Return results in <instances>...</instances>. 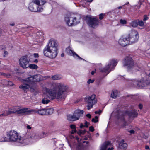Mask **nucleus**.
<instances>
[{
    "label": "nucleus",
    "mask_w": 150,
    "mask_h": 150,
    "mask_svg": "<svg viewBox=\"0 0 150 150\" xmlns=\"http://www.w3.org/2000/svg\"><path fill=\"white\" fill-rule=\"evenodd\" d=\"M113 149V147H111V148H108V150H112Z\"/></svg>",
    "instance_id": "nucleus-61"
},
{
    "label": "nucleus",
    "mask_w": 150,
    "mask_h": 150,
    "mask_svg": "<svg viewBox=\"0 0 150 150\" xmlns=\"http://www.w3.org/2000/svg\"><path fill=\"white\" fill-rule=\"evenodd\" d=\"M67 117V119L69 121H74L77 120L76 117H75L74 113L73 115L69 114L68 115Z\"/></svg>",
    "instance_id": "nucleus-24"
},
{
    "label": "nucleus",
    "mask_w": 150,
    "mask_h": 150,
    "mask_svg": "<svg viewBox=\"0 0 150 150\" xmlns=\"http://www.w3.org/2000/svg\"><path fill=\"white\" fill-rule=\"evenodd\" d=\"M120 23L122 24H125L127 23V22L125 20L121 19L120 20Z\"/></svg>",
    "instance_id": "nucleus-38"
},
{
    "label": "nucleus",
    "mask_w": 150,
    "mask_h": 150,
    "mask_svg": "<svg viewBox=\"0 0 150 150\" xmlns=\"http://www.w3.org/2000/svg\"><path fill=\"white\" fill-rule=\"evenodd\" d=\"M40 76L39 75H36L34 76H30L26 79L22 80V82H27L30 84H33L35 82H38L41 80Z\"/></svg>",
    "instance_id": "nucleus-9"
},
{
    "label": "nucleus",
    "mask_w": 150,
    "mask_h": 150,
    "mask_svg": "<svg viewBox=\"0 0 150 150\" xmlns=\"http://www.w3.org/2000/svg\"><path fill=\"white\" fill-rule=\"evenodd\" d=\"M119 43L122 46H125L129 45V42L128 40L127 36L124 37H121L118 41Z\"/></svg>",
    "instance_id": "nucleus-16"
},
{
    "label": "nucleus",
    "mask_w": 150,
    "mask_h": 150,
    "mask_svg": "<svg viewBox=\"0 0 150 150\" xmlns=\"http://www.w3.org/2000/svg\"><path fill=\"white\" fill-rule=\"evenodd\" d=\"M86 116L88 117L89 118H91V115L90 114H87L86 115Z\"/></svg>",
    "instance_id": "nucleus-53"
},
{
    "label": "nucleus",
    "mask_w": 150,
    "mask_h": 150,
    "mask_svg": "<svg viewBox=\"0 0 150 150\" xmlns=\"http://www.w3.org/2000/svg\"><path fill=\"white\" fill-rule=\"evenodd\" d=\"M70 127L72 129H76V126L75 125H70Z\"/></svg>",
    "instance_id": "nucleus-46"
},
{
    "label": "nucleus",
    "mask_w": 150,
    "mask_h": 150,
    "mask_svg": "<svg viewBox=\"0 0 150 150\" xmlns=\"http://www.w3.org/2000/svg\"><path fill=\"white\" fill-rule=\"evenodd\" d=\"M148 18H149L146 15H144V16L143 21H145L147 20Z\"/></svg>",
    "instance_id": "nucleus-42"
},
{
    "label": "nucleus",
    "mask_w": 150,
    "mask_h": 150,
    "mask_svg": "<svg viewBox=\"0 0 150 150\" xmlns=\"http://www.w3.org/2000/svg\"><path fill=\"white\" fill-rule=\"evenodd\" d=\"M139 107L140 109H142V105L141 104H139Z\"/></svg>",
    "instance_id": "nucleus-57"
},
{
    "label": "nucleus",
    "mask_w": 150,
    "mask_h": 150,
    "mask_svg": "<svg viewBox=\"0 0 150 150\" xmlns=\"http://www.w3.org/2000/svg\"><path fill=\"white\" fill-rule=\"evenodd\" d=\"M52 78L53 80H55L56 79V76L54 75L52 77Z\"/></svg>",
    "instance_id": "nucleus-54"
},
{
    "label": "nucleus",
    "mask_w": 150,
    "mask_h": 150,
    "mask_svg": "<svg viewBox=\"0 0 150 150\" xmlns=\"http://www.w3.org/2000/svg\"><path fill=\"white\" fill-rule=\"evenodd\" d=\"M34 56L35 57L37 58L39 57V55L38 53H34Z\"/></svg>",
    "instance_id": "nucleus-49"
},
{
    "label": "nucleus",
    "mask_w": 150,
    "mask_h": 150,
    "mask_svg": "<svg viewBox=\"0 0 150 150\" xmlns=\"http://www.w3.org/2000/svg\"><path fill=\"white\" fill-rule=\"evenodd\" d=\"M135 84L138 87L141 88L142 87H145L147 85L146 82L144 78L140 80H137L135 82Z\"/></svg>",
    "instance_id": "nucleus-18"
},
{
    "label": "nucleus",
    "mask_w": 150,
    "mask_h": 150,
    "mask_svg": "<svg viewBox=\"0 0 150 150\" xmlns=\"http://www.w3.org/2000/svg\"><path fill=\"white\" fill-rule=\"evenodd\" d=\"M30 59H28L27 56L21 57L19 59V65L21 67L24 69L29 67Z\"/></svg>",
    "instance_id": "nucleus-12"
},
{
    "label": "nucleus",
    "mask_w": 150,
    "mask_h": 150,
    "mask_svg": "<svg viewBox=\"0 0 150 150\" xmlns=\"http://www.w3.org/2000/svg\"><path fill=\"white\" fill-rule=\"evenodd\" d=\"M70 19H71V22L69 23H68V24L69 26H72L73 25H75L79 23L80 22V17L79 16H78L76 17L72 16V17L70 18H67L66 20L68 21V20H69Z\"/></svg>",
    "instance_id": "nucleus-13"
},
{
    "label": "nucleus",
    "mask_w": 150,
    "mask_h": 150,
    "mask_svg": "<svg viewBox=\"0 0 150 150\" xmlns=\"http://www.w3.org/2000/svg\"><path fill=\"white\" fill-rule=\"evenodd\" d=\"M85 125L84 126H85L86 127H88V125H89V123L87 121H86L85 123Z\"/></svg>",
    "instance_id": "nucleus-47"
},
{
    "label": "nucleus",
    "mask_w": 150,
    "mask_h": 150,
    "mask_svg": "<svg viewBox=\"0 0 150 150\" xmlns=\"http://www.w3.org/2000/svg\"><path fill=\"white\" fill-rule=\"evenodd\" d=\"M145 148L146 149H150V148H149V146H145Z\"/></svg>",
    "instance_id": "nucleus-56"
},
{
    "label": "nucleus",
    "mask_w": 150,
    "mask_h": 150,
    "mask_svg": "<svg viewBox=\"0 0 150 150\" xmlns=\"http://www.w3.org/2000/svg\"><path fill=\"white\" fill-rule=\"evenodd\" d=\"M123 66L127 68L128 70L131 69H135L136 67L134 66L132 58L129 56L126 57L123 62Z\"/></svg>",
    "instance_id": "nucleus-7"
},
{
    "label": "nucleus",
    "mask_w": 150,
    "mask_h": 150,
    "mask_svg": "<svg viewBox=\"0 0 150 150\" xmlns=\"http://www.w3.org/2000/svg\"><path fill=\"white\" fill-rule=\"evenodd\" d=\"M7 137H4L3 141H17L22 144L21 142L23 141V138L22 139L20 136H19V135L18 133L15 131L11 130L7 132Z\"/></svg>",
    "instance_id": "nucleus-4"
},
{
    "label": "nucleus",
    "mask_w": 150,
    "mask_h": 150,
    "mask_svg": "<svg viewBox=\"0 0 150 150\" xmlns=\"http://www.w3.org/2000/svg\"><path fill=\"white\" fill-rule=\"evenodd\" d=\"M129 44L134 43L138 40L139 36L137 31L134 30L132 31L127 36Z\"/></svg>",
    "instance_id": "nucleus-11"
},
{
    "label": "nucleus",
    "mask_w": 150,
    "mask_h": 150,
    "mask_svg": "<svg viewBox=\"0 0 150 150\" xmlns=\"http://www.w3.org/2000/svg\"><path fill=\"white\" fill-rule=\"evenodd\" d=\"M26 127L28 129H31V127L30 126V125H27Z\"/></svg>",
    "instance_id": "nucleus-52"
},
{
    "label": "nucleus",
    "mask_w": 150,
    "mask_h": 150,
    "mask_svg": "<svg viewBox=\"0 0 150 150\" xmlns=\"http://www.w3.org/2000/svg\"><path fill=\"white\" fill-rule=\"evenodd\" d=\"M47 95L51 100L55 99L56 96V86L53 87L52 89H50L47 92Z\"/></svg>",
    "instance_id": "nucleus-14"
},
{
    "label": "nucleus",
    "mask_w": 150,
    "mask_h": 150,
    "mask_svg": "<svg viewBox=\"0 0 150 150\" xmlns=\"http://www.w3.org/2000/svg\"><path fill=\"white\" fill-rule=\"evenodd\" d=\"M77 133L79 135H81L82 134V130H80Z\"/></svg>",
    "instance_id": "nucleus-48"
},
{
    "label": "nucleus",
    "mask_w": 150,
    "mask_h": 150,
    "mask_svg": "<svg viewBox=\"0 0 150 150\" xmlns=\"http://www.w3.org/2000/svg\"><path fill=\"white\" fill-rule=\"evenodd\" d=\"M56 57V50H51V53L50 55V58H54Z\"/></svg>",
    "instance_id": "nucleus-29"
},
{
    "label": "nucleus",
    "mask_w": 150,
    "mask_h": 150,
    "mask_svg": "<svg viewBox=\"0 0 150 150\" xmlns=\"http://www.w3.org/2000/svg\"><path fill=\"white\" fill-rule=\"evenodd\" d=\"M96 72V70H95L94 71H92L91 73V74L92 75H93L94 73H95Z\"/></svg>",
    "instance_id": "nucleus-59"
},
{
    "label": "nucleus",
    "mask_w": 150,
    "mask_h": 150,
    "mask_svg": "<svg viewBox=\"0 0 150 150\" xmlns=\"http://www.w3.org/2000/svg\"><path fill=\"white\" fill-rule=\"evenodd\" d=\"M33 111V110H29L27 108H21L18 107H14L11 108H9L7 110L4 111L2 114L0 115V117L7 116L12 114L22 115H27V114H29L30 111Z\"/></svg>",
    "instance_id": "nucleus-1"
},
{
    "label": "nucleus",
    "mask_w": 150,
    "mask_h": 150,
    "mask_svg": "<svg viewBox=\"0 0 150 150\" xmlns=\"http://www.w3.org/2000/svg\"><path fill=\"white\" fill-rule=\"evenodd\" d=\"M95 95L93 94L90 96H87L85 98V100L88 105L87 106L88 110L92 108L93 105L96 103L97 99Z\"/></svg>",
    "instance_id": "nucleus-8"
},
{
    "label": "nucleus",
    "mask_w": 150,
    "mask_h": 150,
    "mask_svg": "<svg viewBox=\"0 0 150 150\" xmlns=\"http://www.w3.org/2000/svg\"><path fill=\"white\" fill-rule=\"evenodd\" d=\"M33 110V111H30L29 114H27V115L30 114V112H34L39 114L41 115H46V113L45 112V109H40L38 110Z\"/></svg>",
    "instance_id": "nucleus-20"
},
{
    "label": "nucleus",
    "mask_w": 150,
    "mask_h": 150,
    "mask_svg": "<svg viewBox=\"0 0 150 150\" xmlns=\"http://www.w3.org/2000/svg\"><path fill=\"white\" fill-rule=\"evenodd\" d=\"M32 139H39V135L34 133H26L23 137V141L21 142L24 145L28 144Z\"/></svg>",
    "instance_id": "nucleus-5"
},
{
    "label": "nucleus",
    "mask_w": 150,
    "mask_h": 150,
    "mask_svg": "<svg viewBox=\"0 0 150 150\" xmlns=\"http://www.w3.org/2000/svg\"><path fill=\"white\" fill-rule=\"evenodd\" d=\"M49 100L45 98H43L42 100V103L44 104H47L49 102Z\"/></svg>",
    "instance_id": "nucleus-35"
},
{
    "label": "nucleus",
    "mask_w": 150,
    "mask_h": 150,
    "mask_svg": "<svg viewBox=\"0 0 150 150\" xmlns=\"http://www.w3.org/2000/svg\"><path fill=\"white\" fill-rule=\"evenodd\" d=\"M127 125V123L126 122H125L123 125V126H124V127H125V126H126Z\"/></svg>",
    "instance_id": "nucleus-63"
},
{
    "label": "nucleus",
    "mask_w": 150,
    "mask_h": 150,
    "mask_svg": "<svg viewBox=\"0 0 150 150\" xmlns=\"http://www.w3.org/2000/svg\"><path fill=\"white\" fill-rule=\"evenodd\" d=\"M69 87L62 83H57V100L61 101L65 99V93L67 92Z\"/></svg>",
    "instance_id": "nucleus-2"
},
{
    "label": "nucleus",
    "mask_w": 150,
    "mask_h": 150,
    "mask_svg": "<svg viewBox=\"0 0 150 150\" xmlns=\"http://www.w3.org/2000/svg\"><path fill=\"white\" fill-rule=\"evenodd\" d=\"M128 132L130 133V134H134L135 132L133 130L129 131Z\"/></svg>",
    "instance_id": "nucleus-50"
},
{
    "label": "nucleus",
    "mask_w": 150,
    "mask_h": 150,
    "mask_svg": "<svg viewBox=\"0 0 150 150\" xmlns=\"http://www.w3.org/2000/svg\"><path fill=\"white\" fill-rule=\"evenodd\" d=\"M56 41L55 40L51 39L50 40L48 44L46 46H48L51 50H56Z\"/></svg>",
    "instance_id": "nucleus-17"
},
{
    "label": "nucleus",
    "mask_w": 150,
    "mask_h": 150,
    "mask_svg": "<svg viewBox=\"0 0 150 150\" xmlns=\"http://www.w3.org/2000/svg\"><path fill=\"white\" fill-rule=\"evenodd\" d=\"M94 130V127L92 126H91L89 127V131L91 132H93Z\"/></svg>",
    "instance_id": "nucleus-43"
},
{
    "label": "nucleus",
    "mask_w": 150,
    "mask_h": 150,
    "mask_svg": "<svg viewBox=\"0 0 150 150\" xmlns=\"http://www.w3.org/2000/svg\"><path fill=\"white\" fill-rule=\"evenodd\" d=\"M34 89L33 88H31L30 89V91H34Z\"/></svg>",
    "instance_id": "nucleus-62"
},
{
    "label": "nucleus",
    "mask_w": 150,
    "mask_h": 150,
    "mask_svg": "<svg viewBox=\"0 0 150 150\" xmlns=\"http://www.w3.org/2000/svg\"><path fill=\"white\" fill-rule=\"evenodd\" d=\"M28 67H29L30 69H38V67L37 65H36L35 64H29Z\"/></svg>",
    "instance_id": "nucleus-32"
},
{
    "label": "nucleus",
    "mask_w": 150,
    "mask_h": 150,
    "mask_svg": "<svg viewBox=\"0 0 150 150\" xmlns=\"http://www.w3.org/2000/svg\"><path fill=\"white\" fill-rule=\"evenodd\" d=\"M31 84H27L26 83L23 84L22 85H20L19 88L21 89H22L24 90L29 89L30 87V85Z\"/></svg>",
    "instance_id": "nucleus-26"
},
{
    "label": "nucleus",
    "mask_w": 150,
    "mask_h": 150,
    "mask_svg": "<svg viewBox=\"0 0 150 150\" xmlns=\"http://www.w3.org/2000/svg\"><path fill=\"white\" fill-rule=\"evenodd\" d=\"M48 135V134L47 132H42L39 135V139L45 138Z\"/></svg>",
    "instance_id": "nucleus-28"
},
{
    "label": "nucleus",
    "mask_w": 150,
    "mask_h": 150,
    "mask_svg": "<svg viewBox=\"0 0 150 150\" xmlns=\"http://www.w3.org/2000/svg\"><path fill=\"white\" fill-rule=\"evenodd\" d=\"M98 117L97 116H96L95 118H93L92 120V121L94 123H96L98 121Z\"/></svg>",
    "instance_id": "nucleus-37"
},
{
    "label": "nucleus",
    "mask_w": 150,
    "mask_h": 150,
    "mask_svg": "<svg viewBox=\"0 0 150 150\" xmlns=\"http://www.w3.org/2000/svg\"><path fill=\"white\" fill-rule=\"evenodd\" d=\"M137 25H139L140 26L143 27L144 25V22L142 20H137Z\"/></svg>",
    "instance_id": "nucleus-33"
},
{
    "label": "nucleus",
    "mask_w": 150,
    "mask_h": 150,
    "mask_svg": "<svg viewBox=\"0 0 150 150\" xmlns=\"http://www.w3.org/2000/svg\"><path fill=\"white\" fill-rule=\"evenodd\" d=\"M45 112L46 115H51L53 113L54 109L52 108L47 109H45Z\"/></svg>",
    "instance_id": "nucleus-30"
},
{
    "label": "nucleus",
    "mask_w": 150,
    "mask_h": 150,
    "mask_svg": "<svg viewBox=\"0 0 150 150\" xmlns=\"http://www.w3.org/2000/svg\"><path fill=\"white\" fill-rule=\"evenodd\" d=\"M130 25L131 26L133 27H136L137 26V20L132 21L130 23Z\"/></svg>",
    "instance_id": "nucleus-31"
},
{
    "label": "nucleus",
    "mask_w": 150,
    "mask_h": 150,
    "mask_svg": "<svg viewBox=\"0 0 150 150\" xmlns=\"http://www.w3.org/2000/svg\"><path fill=\"white\" fill-rule=\"evenodd\" d=\"M84 126L82 124V123H81L80 127V128H82Z\"/></svg>",
    "instance_id": "nucleus-55"
},
{
    "label": "nucleus",
    "mask_w": 150,
    "mask_h": 150,
    "mask_svg": "<svg viewBox=\"0 0 150 150\" xmlns=\"http://www.w3.org/2000/svg\"><path fill=\"white\" fill-rule=\"evenodd\" d=\"M86 130H82V134H84L86 132Z\"/></svg>",
    "instance_id": "nucleus-60"
},
{
    "label": "nucleus",
    "mask_w": 150,
    "mask_h": 150,
    "mask_svg": "<svg viewBox=\"0 0 150 150\" xmlns=\"http://www.w3.org/2000/svg\"><path fill=\"white\" fill-rule=\"evenodd\" d=\"M76 129H74V130H72V132H71V134H73L74 133H76Z\"/></svg>",
    "instance_id": "nucleus-51"
},
{
    "label": "nucleus",
    "mask_w": 150,
    "mask_h": 150,
    "mask_svg": "<svg viewBox=\"0 0 150 150\" xmlns=\"http://www.w3.org/2000/svg\"><path fill=\"white\" fill-rule=\"evenodd\" d=\"M110 145L109 141H106L103 143L102 145L100 150H106L107 147Z\"/></svg>",
    "instance_id": "nucleus-23"
},
{
    "label": "nucleus",
    "mask_w": 150,
    "mask_h": 150,
    "mask_svg": "<svg viewBox=\"0 0 150 150\" xmlns=\"http://www.w3.org/2000/svg\"><path fill=\"white\" fill-rule=\"evenodd\" d=\"M148 44L150 45V37L149 38V40L148 42Z\"/></svg>",
    "instance_id": "nucleus-58"
},
{
    "label": "nucleus",
    "mask_w": 150,
    "mask_h": 150,
    "mask_svg": "<svg viewBox=\"0 0 150 150\" xmlns=\"http://www.w3.org/2000/svg\"><path fill=\"white\" fill-rule=\"evenodd\" d=\"M3 75L5 77H8V75L5 73L0 72V76Z\"/></svg>",
    "instance_id": "nucleus-44"
},
{
    "label": "nucleus",
    "mask_w": 150,
    "mask_h": 150,
    "mask_svg": "<svg viewBox=\"0 0 150 150\" xmlns=\"http://www.w3.org/2000/svg\"><path fill=\"white\" fill-rule=\"evenodd\" d=\"M124 140H122L120 142L119 145V148L121 149H126L127 146V144L124 143Z\"/></svg>",
    "instance_id": "nucleus-25"
},
{
    "label": "nucleus",
    "mask_w": 150,
    "mask_h": 150,
    "mask_svg": "<svg viewBox=\"0 0 150 150\" xmlns=\"http://www.w3.org/2000/svg\"><path fill=\"white\" fill-rule=\"evenodd\" d=\"M117 64V62L114 60L111 61L108 64L103 68L100 69V71L103 72H107L108 73L112 69H114Z\"/></svg>",
    "instance_id": "nucleus-10"
},
{
    "label": "nucleus",
    "mask_w": 150,
    "mask_h": 150,
    "mask_svg": "<svg viewBox=\"0 0 150 150\" xmlns=\"http://www.w3.org/2000/svg\"><path fill=\"white\" fill-rule=\"evenodd\" d=\"M105 16V14H103L102 13L100 14L99 15V19L100 20L102 19L103 18L104 16Z\"/></svg>",
    "instance_id": "nucleus-41"
},
{
    "label": "nucleus",
    "mask_w": 150,
    "mask_h": 150,
    "mask_svg": "<svg viewBox=\"0 0 150 150\" xmlns=\"http://www.w3.org/2000/svg\"><path fill=\"white\" fill-rule=\"evenodd\" d=\"M86 20L88 25L93 28H95L99 23L98 19L92 16H87Z\"/></svg>",
    "instance_id": "nucleus-6"
},
{
    "label": "nucleus",
    "mask_w": 150,
    "mask_h": 150,
    "mask_svg": "<svg viewBox=\"0 0 150 150\" xmlns=\"http://www.w3.org/2000/svg\"><path fill=\"white\" fill-rule=\"evenodd\" d=\"M4 82L5 83H6L5 85H8L10 86H12L13 85V83L11 81L5 80H4Z\"/></svg>",
    "instance_id": "nucleus-34"
},
{
    "label": "nucleus",
    "mask_w": 150,
    "mask_h": 150,
    "mask_svg": "<svg viewBox=\"0 0 150 150\" xmlns=\"http://www.w3.org/2000/svg\"><path fill=\"white\" fill-rule=\"evenodd\" d=\"M66 52L69 55L73 56L74 58H75L76 57H77L80 59L84 60L83 59L80 57L74 51H73L69 46L66 48Z\"/></svg>",
    "instance_id": "nucleus-15"
},
{
    "label": "nucleus",
    "mask_w": 150,
    "mask_h": 150,
    "mask_svg": "<svg viewBox=\"0 0 150 150\" xmlns=\"http://www.w3.org/2000/svg\"><path fill=\"white\" fill-rule=\"evenodd\" d=\"M119 93L117 90L113 91L111 94V96L113 98H116L118 96Z\"/></svg>",
    "instance_id": "nucleus-27"
},
{
    "label": "nucleus",
    "mask_w": 150,
    "mask_h": 150,
    "mask_svg": "<svg viewBox=\"0 0 150 150\" xmlns=\"http://www.w3.org/2000/svg\"><path fill=\"white\" fill-rule=\"evenodd\" d=\"M51 50L48 46H46L45 48L43 51V53L45 56L50 57V55L51 53Z\"/></svg>",
    "instance_id": "nucleus-21"
},
{
    "label": "nucleus",
    "mask_w": 150,
    "mask_h": 150,
    "mask_svg": "<svg viewBox=\"0 0 150 150\" xmlns=\"http://www.w3.org/2000/svg\"><path fill=\"white\" fill-rule=\"evenodd\" d=\"M71 17H72V16H70V17H68V16H67V17H65V21L66 22V23H67V24L69 26V25L68 24V23H71V19H70L69 20H68V21H67L66 20V19L67 18H70Z\"/></svg>",
    "instance_id": "nucleus-36"
},
{
    "label": "nucleus",
    "mask_w": 150,
    "mask_h": 150,
    "mask_svg": "<svg viewBox=\"0 0 150 150\" xmlns=\"http://www.w3.org/2000/svg\"><path fill=\"white\" fill-rule=\"evenodd\" d=\"M83 110H81L79 109L76 110L74 113L75 117H76V118L77 119V120L79 119L80 117L83 114Z\"/></svg>",
    "instance_id": "nucleus-19"
},
{
    "label": "nucleus",
    "mask_w": 150,
    "mask_h": 150,
    "mask_svg": "<svg viewBox=\"0 0 150 150\" xmlns=\"http://www.w3.org/2000/svg\"><path fill=\"white\" fill-rule=\"evenodd\" d=\"M62 76L61 74L57 75V80H60L62 79Z\"/></svg>",
    "instance_id": "nucleus-39"
},
{
    "label": "nucleus",
    "mask_w": 150,
    "mask_h": 150,
    "mask_svg": "<svg viewBox=\"0 0 150 150\" xmlns=\"http://www.w3.org/2000/svg\"><path fill=\"white\" fill-rule=\"evenodd\" d=\"M45 3V1L44 0H32L28 8L31 11L41 12L43 10V6Z\"/></svg>",
    "instance_id": "nucleus-3"
},
{
    "label": "nucleus",
    "mask_w": 150,
    "mask_h": 150,
    "mask_svg": "<svg viewBox=\"0 0 150 150\" xmlns=\"http://www.w3.org/2000/svg\"><path fill=\"white\" fill-rule=\"evenodd\" d=\"M94 80L93 79H89L87 81V83L88 84L90 83H93L94 82Z\"/></svg>",
    "instance_id": "nucleus-40"
},
{
    "label": "nucleus",
    "mask_w": 150,
    "mask_h": 150,
    "mask_svg": "<svg viewBox=\"0 0 150 150\" xmlns=\"http://www.w3.org/2000/svg\"><path fill=\"white\" fill-rule=\"evenodd\" d=\"M102 112V111L101 110H99V111H95V113L96 114H100Z\"/></svg>",
    "instance_id": "nucleus-45"
},
{
    "label": "nucleus",
    "mask_w": 150,
    "mask_h": 150,
    "mask_svg": "<svg viewBox=\"0 0 150 150\" xmlns=\"http://www.w3.org/2000/svg\"><path fill=\"white\" fill-rule=\"evenodd\" d=\"M40 34H42V33H41L40 32H39L37 33V35H40Z\"/></svg>",
    "instance_id": "nucleus-64"
},
{
    "label": "nucleus",
    "mask_w": 150,
    "mask_h": 150,
    "mask_svg": "<svg viewBox=\"0 0 150 150\" xmlns=\"http://www.w3.org/2000/svg\"><path fill=\"white\" fill-rule=\"evenodd\" d=\"M128 114L130 118L135 117H137L138 115V113L135 110L128 111Z\"/></svg>",
    "instance_id": "nucleus-22"
}]
</instances>
